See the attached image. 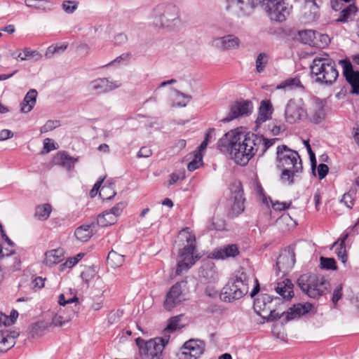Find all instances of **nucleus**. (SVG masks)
I'll return each instance as SVG.
<instances>
[{
  "mask_svg": "<svg viewBox=\"0 0 359 359\" xmlns=\"http://www.w3.org/2000/svg\"><path fill=\"white\" fill-rule=\"evenodd\" d=\"M258 3L273 21L283 22L289 15L290 11L284 0H226L225 8L236 16H244L249 15Z\"/></svg>",
  "mask_w": 359,
  "mask_h": 359,
  "instance_id": "f257e3e1",
  "label": "nucleus"
},
{
  "mask_svg": "<svg viewBox=\"0 0 359 359\" xmlns=\"http://www.w3.org/2000/svg\"><path fill=\"white\" fill-rule=\"evenodd\" d=\"M278 168L282 170L280 180L287 185H292L294 178L302 172L303 167L299 154L285 145L277 147Z\"/></svg>",
  "mask_w": 359,
  "mask_h": 359,
  "instance_id": "f03ea898",
  "label": "nucleus"
},
{
  "mask_svg": "<svg viewBox=\"0 0 359 359\" xmlns=\"http://www.w3.org/2000/svg\"><path fill=\"white\" fill-rule=\"evenodd\" d=\"M242 135L231 130L224 135L218 141L217 147L222 152H228L231 158L241 165H245L253 157L247 150L248 147L244 139L241 140Z\"/></svg>",
  "mask_w": 359,
  "mask_h": 359,
  "instance_id": "7ed1b4c3",
  "label": "nucleus"
},
{
  "mask_svg": "<svg viewBox=\"0 0 359 359\" xmlns=\"http://www.w3.org/2000/svg\"><path fill=\"white\" fill-rule=\"evenodd\" d=\"M178 237L185 241L186 244L179 252L177 265L175 273L180 276L187 272L201 257L197 253L196 240L195 234L190 228L186 227L181 230Z\"/></svg>",
  "mask_w": 359,
  "mask_h": 359,
  "instance_id": "20e7f679",
  "label": "nucleus"
},
{
  "mask_svg": "<svg viewBox=\"0 0 359 359\" xmlns=\"http://www.w3.org/2000/svg\"><path fill=\"white\" fill-rule=\"evenodd\" d=\"M251 277L243 268L235 271L222 288L220 298L226 302L240 299L248 294Z\"/></svg>",
  "mask_w": 359,
  "mask_h": 359,
  "instance_id": "39448f33",
  "label": "nucleus"
},
{
  "mask_svg": "<svg viewBox=\"0 0 359 359\" xmlns=\"http://www.w3.org/2000/svg\"><path fill=\"white\" fill-rule=\"evenodd\" d=\"M311 74L316 76V81L330 85L339 76L335 62L326 55L325 57H316L311 65Z\"/></svg>",
  "mask_w": 359,
  "mask_h": 359,
  "instance_id": "423d86ee",
  "label": "nucleus"
},
{
  "mask_svg": "<svg viewBox=\"0 0 359 359\" xmlns=\"http://www.w3.org/2000/svg\"><path fill=\"white\" fill-rule=\"evenodd\" d=\"M297 283L302 292L313 299L325 294L330 287V283L323 276L315 273L302 275Z\"/></svg>",
  "mask_w": 359,
  "mask_h": 359,
  "instance_id": "0eeeda50",
  "label": "nucleus"
},
{
  "mask_svg": "<svg viewBox=\"0 0 359 359\" xmlns=\"http://www.w3.org/2000/svg\"><path fill=\"white\" fill-rule=\"evenodd\" d=\"M170 336L156 337L149 341L138 337L136 344L142 359H163V350L169 341Z\"/></svg>",
  "mask_w": 359,
  "mask_h": 359,
  "instance_id": "6e6552de",
  "label": "nucleus"
},
{
  "mask_svg": "<svg viewBox=\"0 0 359 359\" xmlns=\"http://www.w3.org/2000/svg\"><path fill=\"white\" fill-rule=\"evenodd\" d=\"M152 16L156 26L170 27L179 22V9L171 4H161L154 8Z\"/></svg>",
  "mask_w": 359,
  "mask_h": 359,
  "instance_id": "1a4fd4ad",
  "label": "nucleus"
},
{
  "mask_svg": "<svg viewBox=\"0 0 359 359\" xmlns=\"http://www.w3.org/2000/svg\"><path fill=\"white\" fill-rule=\"evenodd\" d=\"M243 139L247 144L245 147L249 148L247 150H250L249 154L259 157L262 156L269 148L278 141V138L267 139L262 135L251 133L245 135Z\"/></svg>",
  "mask_w": 359,
  "mask_h": 359,
  "instance_id": "9d476101",
  "label": "nucleus"
},
{
  "mask_svg": "<svg viewBox=\"0 0 359 359\" xmlns=\"http://www.w3.org/2000/svg\"><path fill=\"white\" fill-rule=\"evenodd\" d=\"M308 116L302 99H290L287 102L285 109V118L288 123H297Z\"/></svg>",
  "mask_w": 359,
  "mask_h": 359,
  "instance_id": "9b49d317",
  "label": "nucleus"
},
{
  "mask_svg": "<svg viewBox=\"0 0 359 359\" xmlns=\"http://www.w3.org/2000/svg\"><path fill=\"white\" fill-rule=\"evenodd\" d=\"M229 189L233 204L229 212V215L231 217H235L244 211L245 198L244 197L243 185L240 181L233 182L230 185Z\"/></svg>",
  "mask_w": 359,
  "mask_h": 359,
  "instance_id": "f8f14e48",
  "label": "nucleus"
},
{
  "mask_svg": "<svg viewBox=\"0 0 359 359\" xmlns=\"http://www.w3.org/2000/svg\"><path fill=\"white\" fill-rule=\"evenodd\" d=\"M205 351V344L201 340L189 339L186 341L180 352L178 359H198Z\"/></svg>",
  "mask_w": 359,
  "mask_h": 359,
  "instance_id": "ddd939ff",
  "label": "nucleus"
},
{
  "mask_svg": "<svg viewBox=\"0 0 359 359\" xmlns=\"http://www.w3.org/2000/svg\"><path fill=\"white\" fill-rule=\"evenodd\" d=\"M281 299L280 297H273L269 294H262L254 302V310L255 311L262 317L265 316L269 311H272L274 306L280 304Z\"/></svg>",
  "mask_w": 359,
  "mask_h": 359,
  "instance_id": "4468645a",
  "label": "nucleus"
},
{
  "mask_svg": "<svg viewBox=\"0 0 359 359\" xmlns=\"http://www.w3.org/2000/svg\"><path fill=\"white\" fill-rule=\"evenodd\" d=\"M252 109V102L249 100H241L234 102L230 106V111L226 117L221 120L223 123H228L240 116H248Z\"/></svg>",
  "mask_w": 359,
  "mask_h": 359,
  "instance_id": "2eb2a0df",
  "label": "nucleus"
},
{
  "mask_svg": "<svg viewBox=\"0 0 359 359\" xmlns=\"http://www.w3.org/2000/svg\"><path fill=\"white\" fill-rule=\"evenodd\" d=\"M295 264L294 248L289 246L284 249L277 258L276 268L284 273L292 269Z\"/></svg>",
  "mask_w": 359,
  "mask_h": 359,
  "instance_id": "dca6fc26",
  "label": "nucleus"
},
{
  "mask_svg": "<svg viewBox=\"0 0 359 359\" xmlns=\"http://www.w3.org/2000/svg\"><path fill=\"white\" fill-rule=\"evenodd\" d=\"M343 68V74L347 82L351 86V92L353 94L359 93V71L354 70L351 62L348 60L339 61Z\"/></svg>",
  "mask_w": 359,
  "mask_h": 359,
  "instance_id": "f3484780",
  "label": "nucleus"
},
{
  "mask_svg": "<svg viewBox=\"0 0 359 359\" xmlns=\"http://www.w3.org/2000/svg\"><path fill=\"white\" fill-rule=\"evenodd\" d=\"M182 283H175L167 293L163 303V306L167 311H171L182 301L185 300L182 290Z\"/></svg>",
  "mask_w": 359,
  "mask_h": 359,
  "instance_id": "a211bd4d",
  "label": "nucleus"
},
{
  "mask_svg": "<svg viewBox=\"0 0 359 359\" xmlns=\"http://www.w3.org/2000/svg\"><path fill=\"white\" fill-rule=\"evenodd\" d=\"M121 86L118 81H109L107 78H97L89 83L90 89L98 94L107 93Z\"/></svg>",
  "mask_w": 359,
  "mask_h": 359,
  "instance_id": "6ab92c4d",
  "label": "nucleus"
},
{
  "mask_svg": "<svg viewBox=\"0 0 359 359\" xmlns=\"http://www.w3.org/2000/svg\"><path fill=\"white\" fill-rule=\"evenodd\" d=\"M240 45V39L233 34H228L213 40L212 46L221 50L237 49Z\"/></svg>",
  "mask_w": 359,
  "mask_h": 359,
  "instance_id": "aec40b11",
  "label": "nucleus"
},
{
  "mask_svg": "<svg viewBox=\"0 0 359 359\" xmlns=\"http://www.w3.org/2000/svg\"><path fill=\"white\" fill-rule=\"evenodd\" d=\"M67 313H62V311L60 310L59 313H55L53 316V325L57 327H62L65 323L69 322L76 315L79 310V307L78 306L74 305V306L67 307Z\"/></svg>",
  "mask_w": 359,
  "mask_h": 359,
  "instance_id": "412c9836",
  "label": "nucleus"
},
{
  "mask_svg": "<svg viewBox=\"0 0 359 359\" xmlns=\"http://www.w3.org/2000/svg\"><path fill=\"white\" fill-rule=\"evenodd\" d=\"M313 305L311 303L297 304L289 309L286 312V321L299 318L308 313L312 309Z\"/></svg>",
  "mask_w": 359,
  "mask_h": 359,
  "instance_id": "4be33fe9",
  "label": "nucleus"
},
{
  "mask_svg": "<svg viewBox=\"0 0 359 359\" xmlns=\"http://www.w3.org/2000/svg\"><path fill=\"white\" fill-rule=\"evenodd\" d=\"M293 287L292 281L287 278L282 282L277 283L274 290L282 297L283 299L288 301L294 296Z\"/></svg>",
  "mask_w": 359,
  "mask_h": 359,
  "instance_id": "5701e85b",
  "label": "nucleus"
},
{
  "mask_svg": "<svg viewBox=\"0 0 359 359\" xmlns=\"http://www.w3.org/2000/svg\"><path fill=\"white\" fill-rule=\"evenodd\" d=\"M19 334L17 332H1L0 333V352L4 353L11 348L16 342Z\"/></svg>",
  "mask_w": 359,
  "mask_h": 359,
  "instance_id": "b1692460",
  "label": "nucleus"
},
{
  "mask_svg": "<svg viewBox=\"0 0 359 359\" xmlns=\"http://www.w3.org/2000/svg\"><path fill=\"white\" fill-rule=\"evenodd\" d=\"M239 254V250L236 244H230L216 249L213 252L215 259H224L229 257H235Z\"/></svg>",
  "mask_w": 359,
  "mask_h": 359,
  "instance_id": "393cba45",
  "label": "nucleus"
},
{
  "mask_svg": "<svg viewBox=\"0 0 359 359\" xmlns=\"http://www.w3.org/2000/svg\"><path fill=\"white\" fill-rule=\"evenodd\" d=\"M95 229V222H91L89 224H83L76 229L74 235L79 241L87 242L94 234Z\"/></svg>",
  "mask_w": 359,
  "mask_h": 359,
  "instance_id": "a878e982",
  "label": "nucleus"
},
{
  "mask_svg": "<svg viewBox=\"0 0 359 359\" xmlns=\"http://www.w3.org/2000/svg\"><path fill=\"white\" fill-rule=\"evenodd\" d=\"M38 93L35 89H30L25 95L22 102L20 104V111L22 113H29L32 110L36 103V97Z\"/></svg>",
  "mask_w": 359,
  "mask_h": 359,
  "instance_id": "bb28decb",
  "label": "nucleus"
},
{
  "mask_svg": "<svg viewBox=\"0 0 359 359\" xmlns=\"http://www.w3.org/2000/svg\"><path fill=\"white\" fill-rule=\"evenodd\" d=\"M64 250L62 248H57L47 251L45 253L44 264L48 266H52L65 259Z\"/></svg>",
  "mask_w": 359,
  "mask_h": 359,
  "instance_id": "cd10ccee",
  "label": "nucleus"
},
{
  "mask_svg": "<svg viewBox=\"0 0 359 359\" xmlns=\"http://www.w3.org/2000/svg\"><path fill=\"white\" fill-rule=\"evenodd\" d=\"M348 237V233H344L339 238L337 241H335L331 249L336 247L335 252L339 258V259L343 263L346 264L347 262V255L345 246V242Z\"/></svg>",
  "mask_w": 359,
  "mask_h": 359,
  "instance_id": "c85d7f7f",
  "label": "nucleus"
},
{
  "mask_svg": "<svg viewBox=\"0 0 359 359\" xmlns=\"http://www.w3.org/2000/svg\"><path fill=\"white\" fill-rule=\"evenodd\" d=\"M276 89L278 90H293L299 89L303 90L304 89V86L300 81L299 77H290L286 79L285 80L281 81L277 86Z\"/></svg>",
  "mask_w": 359,
  "mask_h": 359,
  "instance_id": "c756f323",
  "label": "nucleus"
},
{
  "mask_svg": "<svg viewBox=\"0 0 359 359\" xmlns=\"http://www.w3.org/2000/svg\"><path fill=\"white\" fill-rule=\"evenodd\" d=\"M273 111L272 104L269 100H262L259 109V114L256 122L262 123L271 118Z\"/></svg>",
  "mask_w": 359,
  "mask_h": 359,
  "instance_id": "7c9ffc66",
  "label": "nucleus"
},
{
  "mask_svg": "<svg viewBox=\"0 0 359 359\" xmlns=\"http://www.w3.org/2000/svg\"><path fill=\"white\" fill-rule=\"evenodd\" d=\"M55 161L57 164L67 170H71L74 168L75 163L78 161V158L69 156L66 151H59L55 157Z\"/></svg>",
  "mask_w": 359,
  "mask_h": 359,
  "instance_id": "2f4dec72",
  "label": "nucleus"
},
{
  "mask_svg": "<svg viewBox=\"0 0 359 359\" xmlns=\"http://www.w3.org/2000/svg\"><path fill=\"white\" fill-rule=\"evenodd\" d=\"M358 9L354 4H350L342 9L339 13V16L335 20L336 22H348L353 20L356 15Z\"/></svg>",
  "mask_w": 359,
  "mask_h": 359,
  "instance_id": "473e14b6",
  "label": "nucleus"
},
{
  "mask_svg": "<svg viewBox=\"0 0 359 359\" xmlns=\"http://www.w3.org/2000/svg\"><path fill=\"white\" fill-rule=\"evenodd\" d=\"M25 4L27 7L45 12L53 8V4L49 0H25Z\"/></svg>",
  "mask_w": 359,
  "mask_h": 359,
  "instance_id": "72a5a7b5",
  "label": "nucleus"
},
{
  "mask_svg": "<svg viewBox=\"0 0 359 359\" xmlns=\"http://www.w3.org/2000/svg\"><path fill=\"white\" fill-rule=\"evenodd\" d=\"M318 32L313 30H302L299 32V36L302 43L308 44L311 46H318V43L317 41Z\"/></svg>",
  "mask_w": 359,
  "mask_h": 359,
  "instance_id": "f704fd0d",
  "label": "nucleus"
},
{
  "mask_svg": "<svg viewBox=\"0 0 359 359\" xmlns=\"http://www.w3.org/2000/svg\"><path fill=\"white\" fill-rule=\"evenodd\" d=\"M283 309V303L281 301L280 304L273 306V309H272L273 311H269L265 316H262V318L267 322L276 321L280 319L283 315L286 316V312H285Z\"/></svg>",
  "mask_w": 359,
  "mask_h": 359,
  "instance_id": "c9c22d12",
  "label": "nucleus"
},
{
  "mask_svg": "<svg viewBox=\"0 0 359 359\" xmlns=\"http://www.w3.org/2000/svg\"><path fill=\"white\" fill-rule=\"evenodd\" d=\"M52 207L49 203L39 205L35 208L34 217L40 221H46L50 217Z\"/></svg>",
  "mask_w": 359,
  "mask_h": 359,
  "instance_id": "e433bc0d",
  "label": "nucleus"
},
{
  "mask_svg": "<svg viewBox=\"0 0 359 359\" xmlns=\"http://www.w3.org/2000/svg\"><path fill=\"white\" fill-rule=\"evenodd\" d=\"M317 0H305L304 10L309 20H314L318 13L319 6Z\"/></svg>",
  "mask_w": 359,
  "mask_h": 359,
  "instance_id": "4c0bfd02",
  "label": "nucleus"
},
{
  "mask_svg": "<svg viewBox=\"0 0 359 359\" xmlns=\"http://www.w3.org/2000/svg\"><path fill=\"white\" fill-rule=\"evenodd\" d=\"M325 117V111L324 107L321 104H316L310 112V120L315 123H319Z\"/></svg>",
  "mask_w": 359,
  "mask_h": 359,
  "instance_id": "58836bf2",
  "label": "nucleus"
},
{
  "mask_svg": "<svg viewBox=\"0 0 359 359\" xmlns=\"http://www.w3.org/2000/svg\"><path fill=\"white\" fill-rule=\"evenodd\" d=\"M116 222V217L109 213L108 211L104 212L98 215L97 218V224L100 226H107L114 224Z\"/></svg>",
  "mask_w": 359,
  "mask_h": 359,
  "instance_id": "ea45409f",
  "label": "nucleus"
},
{
  "mask_svg": "<svg viewBox=\"0 0 359 359\" xmlns=\"http://www.w3.org/2000/svg\"><path fill=\"white\" fill-rule=\"evenodd\" d=\"M107 262L112 267H118L124 262V257L118 254L116 252L111 250L108 254Z\"/></svg>",
  "mask_w": 359,
  "mask_h": 359,
  "instance_id": "a19ab883",
  "label": "nucleus"
},
{
  "mask_svg": "<svg viewBox=\"0 0 359 359\" xmlns=\"http://www.w3.org/2000/svg\"><path fill=\"white\" fill-rule=\"evenodd\" d=\"M224 220L218 217H213L208 223L207 229L210 231L222 230L224 228Z\"/></svg>",
  "mask_w": 359,
  "mask_h": 359,
  "instance_id": "79ce46f5",
  "label": "nucleus"
},
{
  "mask_svg": "<svg viewBox=\"0 0 359 359\" xmlns=\"http://www.w3.org/2000/svg\"><path fill=\"white\" fill-rule=\"evenodd\" d=\"M181 320V316H176L174 317H172L169 323L167 325V327L163 330V337L169 336L170 332H172L175 331L178 328V323Z\"/></svg>",
  "mask_w": 359,
  "mask_h": 359,
  "instance_id": "37998d69",
  "label": "nucleus"
},
{
  "mask_svg": "<svg viewBox=\"0 0 359 359\" xmlns=\"http://www.w3.org/2000/svg\"><path fill=\"white\" fill-rule=\"evenodd\" d=\"M114 184H110L109 186L104 185L100 191V195L106 200H111L116 194L114 189Z\"/></svg>",
  "mask_w": 359,
  "mask_h": 359,
  "instance_id": "c03bdc74",
  "label": "nucleus"
},
{
  "mask_svg": "<svg viewBox=\"0 0 359 359\" xmlns=\"http://www.w3.org/2000/svg\"><path fill=\"white\" fill-rule=\"evenodd\" d=\"M356 194V190L353 189H351L348 192L345 193L343 195V197L341 200V203H344V205L348 208H352L353 205L354 199Z\"/></svg>",
  "mask_w": 359,
  "mask_h": 359,
  "instance_id": "a18cd8bd",
  "label": "nucleus"
},
{
  "mask_svg": "<svg viewBox=\"0 0 359 359\" xmlns=\"http://www.w3.org/2000/svg\"><path fill=\"white\" fill-rule=\"evenodd\" d=\"M67 43H64L61 45H57L55 46H50L48 48L45 55L47 58H50L55 53H62L67 49Z\"/></svg>",
  "mask_w": 359,
  "mask_h": 359,
  "instance_id": "49530a36",
  "label": "nucleus"
},
{
  "mask_svg": "<svg viewBox=\"0 0 359 359\" xmlns=\"http://www.w3.org/2000/svg\"><path fill=\"white\" fill-rule=\"evenodd\" d=\"M42 58V55L37 50H32L29 48L23 50V57L25 60H32L34 62L39 61Z\"/></svg>",
  "mask_w": 359,
  "mask_h": 359,
  "instance_id": "de8ad7c7",
  "label": "nucleus"
},
{
  "mask_svg": "<svg viewBox=\"0 0 359 359\" xmlns=\"http://www.w3.org/2000/svg\"><path fill=\"white\" fill-rule=\"evenodd\" d=\"M194 159L188 163L187 168L192 172L196 170L203 161V155L200 152H194Z\"/></svg>",
  "mask_w": 359,
  "mask_h": 359,
  "instance_id": "09e8293b",
  "label": "nucleus"
},
{
  "mask_svg": "<svg viewBox=\"0 0 359 359\" xmlns=\"http://www.w3.org/2000/svg\"><path fill=\"white\" fill-rule=\"evenodd\" d=\"M320 266L326 270H336L337 264L334 258L321 257L320 258Z\"/></svg>",
  "mask_w": 359,
  "mask_h": 359,
  "instance_id": "8fccbe9b",
  "label": "nucleus"
},
{
  "mask_svg": "<svg viewBox=\"0 0 359 359\" xmlns=\"http://www.w3.org/2000/svg\"><path fill=\"white\" fill-rule=\"evenodd\" d=\"M66 295H68V293H62L58 297V304L60 306H65L67 304H70L72 303H79V298L76 294L73 295L72 297L66 298ZM77 306V304H75Z\"/></svg>",
  "mask_w": 359,
  "mask_h": 359,
  "instance_id": "3c124183",
  "label": "nucleus"
},
{
  "mask_svg": "<svg viewBox=\"0 0 359 359\" xmlns=\"http://www.w3.org/2000/svg\"><path fill=\"white\" fill-rule=\"evenodd\" d=\"M267 57V55L264 53H261L258 55L256 60V69L257 72L261 73L264 71L268 62Z\"/></svg>",
  "mask_w": 359,
  "mask_h": 359,
  "instance_id": "603ef678",
  "label": "nucleus"
},
{
  "mask_svg": "<svg viewBox=\"0 0 359 359\" xmlns=\"http://www.w3.org/2000/svg\"><path fill=\"white\" fill-rule=\"evenodd\" d=\"M79 2L75 1H64L62 7L65 13L68 14L73 13L77 8Z\"/></svg>",
  "mask_w": 359,
  "mask_h": 359,
  "instance_id": "864d4df0",
  "label": "nucleus"
},
{
  "mask_svg": "<svg viewBox=\"0 0 359 359\" xmlns=\"http://www.w3.org/2000/svg\"><path fill=\"white\" fill-rule=\"evenodd\" d=\"M1 316L4 318V322L3 324L5 326H9L15 323L16 319L18 317V312L16 310H12L10 316H7L4 315V313H1Z\"/></svg>",
  "mask_w": 359,
  "mask_h": 359,
  "instance_id": "5fc2aeb1",
  "label": "nucleus"
},
{
  "mask_svg": "<svg viewBox=\"0 0 359 359\" xmlns=\"http://www.w3.org/2000/svg\"><path fill=\"white\" fill-rule=\"evenodd\" d=\"M60 126V121L57 120H48L41 129V133H48Z\"/></svg>",
  "mask_w": 359,
  "mask_h": 359,
  "instance_id": "6e6d98bb",
  "label": "nucleus"
},
{
  "mask_svg": "<svg viewBox=\"0 0 359 359\" xmlns=\"http://www.w3.org/2000/svg\"><path fill=\"white\" fill-rule=\"evenodd\" d=\"M342 285H338L333 290L332 302L336 305L342 297Z\"/></svg>",
  "mask_w": 359,
  "mask_h": 359,
  "instance_id": "4d7b16f0",
  "label": "nucleus"
},
{
  "mask_svg": "<svg viewBox=\"0 0 359 359\" xmlns=\"http://www.w3.org/2000/svg\"><path fill=\"white\" fill-rule=\"evenodd\" d=\"M126 203L123 202H121L117 203L115 206L111 208L109 210H107L109 213H111L112 215L116 217V219L118 216H119L122 212V210L125 208Z\"/></svg>",
  "mask_w": 359,
  "mask_h": 359,
  "instance_id": "13d9d810",
  "label": "nucleus"
},
{
  "mask_svg": "<svg viewBox=\"0 0 359 359\" xmlns=\"http://www.w3.org/2000/svg\"><path fill=\"white\" fill-rule=\"evenodd\" d=\"M94 276L95 270L90 267L86 269L83 271H82L81 274V277L86 283H88L91 279L93 278Z\"/></svg>",
  "mask_w": 359,
  "mask_h": 359,
  "instance_id": "bf43d9fd",
  "label": "nucleus"
},
{
  "mask_svg": "<svg viewBox=\"0 0 359 359\" xmlns=\"http://www.w3.org/2000/svg\"><path fill=\"white\" fill-rule=\"evenodd\" d=\"M130 57L131 54L130 53H124L111 61V63L127 64L129 62Z\"/></svg>",
  "mask_w": 359,
  "mask_h": 359,
  "instance_id": "052dcab7",
  "label": "nucleus"
},
{
  "mask_svg": "<svg viewBox=\"0 0 359 359\" xmlns=\"http://www.w3.org/2000/svg\"><path fill=\"white\" fill-rule=\"evenodd\" d=\"M81 254L77 255L76 257L69 258L63 264L60 266V267L67 266L69 268L73 267L82 257Z\"/></svg>",
  "mask_w": 359,
  "mask_h": 359,
  "instance_id": "680f3d73",
  "label": "nucleus"
},
{
  "mask_svg": "<svg viewBox=\"0 0 359 359\" xmlns=\"http://www.w3.org/2000/svg\"><path fill=\"white\" fill-rule=\"evenodd\" d=\"M152 155V151L147 147H142L137 154V157L140 158H149Z\"/></svg>",
  "mask_w": 359,
  "mask_h": 359,
  "instance_id": "e2e57ef3",
  "label": "nucleus"
},
{
  "mask_svg": "<svg viewBox=\"0 0 359 359\" xmlns=\"http://www.w3.org/2000/svg\"><path fill=\"white\" fill-rule=\"evenodd\" d=\"M329 168L326 164L320 163L318 166V175L320 180H323L327 175Z\"/></svg>",
  "mask_w": 359,
  "mask_h": 359,
  "instance_id": "0e129e2a",
  "label": "nucleus"
},
{
  "mask_svg": "<svg viewBox=\"0 0 359 359\" xmlns=\"http://www.w3.org/2000/svg\"><path fill=\"white\" fill-rule=\"evenodd\" d=\"M317 41L318 43V46H327L330 43V38L327 34H322L318 32L317 34Z\"/></svg>",
  "mask_w": 359,
  "mask_h": 359,
  "instance_id": "69168bd1",
  "label": "nucleus"
},
{
  "mask_svg": "<svg viewBox=\"0 0 359 359\" xmlns=\"http://www.w3.org/2000/svg\"><path fill=\"white\" fill-rule=\"evenodd\" d=\"M128 41L126 34L123 33H119L114 36V41L116 45H123Z\"/></svg>",
  "mask_w": 359,
  "mask_h": 359,
  "instance_id": "338daca9",
  "label": "nucleus"
},
{
  "mask_svg": "<svg viewBox=\"0 0 359 359\" xmlns=\"http://www.w3.org/2000/svg\"><path fill=\"white\" fill-rule=\"evenodd\" d=\"M43 149L46 150V152H50L52 150L56 149L54 142H50V139L46 138L43 141Z\"/></svg>",
  "mask_w": 359,
  "mask_h": 359,
  "instance_id": "774afa93",
  "label": "nucleus"
}]
</instances>
